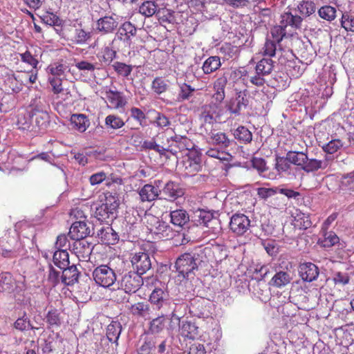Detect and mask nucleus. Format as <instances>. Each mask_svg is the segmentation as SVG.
Segmentation results:
<instances>
[{
  "mask_svg": "<svg viewBox=\"0 0 354 354\" xmlns=\"http://www.w3.org/2000/svg\"><path fill=\"white\" fill-rule=\"evenodd\" d=\"M13 328L17 330L24 332L28 329L35 330H39V327H35L32 325L30 320L27 317L26 313H24L22 317H19L13 324Z\"/></svg>",
  "mask_w": 354,
  "mask_h": 354,
  "instance_id": "4c0bfd02",
  "label": "nucleus"
},
{
  "mask_svg": "<svg viewBox=\"0 0 354 354\" xmlns=\"http://www.w3.org/2000/svg\"><path fill=\"white\" fill-rule=\"evenodd\" d=\"M167 80H165L162 77H156L152 81L151 89L156 94L160 95L167 91L168 89Z\"/></svg>",
  "mask_w": 354,
  "mask_h": 354,
  "instance_id": "3c124183",
  "label": "nucleus"
},
{
  "mask_svg": "<svg viewBox=\"0 0 354 354\" xmlns=\"http://www.w3.org/2000/svg\"><path fill=\"white\" fill-rule=\"evenodd\" d=\"M216 105H207L204 107V110L202 112L201 117L205 123L212 124L216 121V117L218 116L216 113Z\"/></svg>",
  "mask_w": 354,
  "mask_h": 354,
  "instance_id": "8fccbe9b",
  "label": "nucleus"
},
{
  "mask_svg": "<svg viewBox=\"0 0 354 354\" xmlns=\"http://www.w3.org/2000/svg\"><path fill=\"white\" fill-rule=\"evenodd\" d=\"M122 331V326L119 322H111L106 328V337L110 342L117 343Z\"/></svg>",
  "mask_w": 354,
  "mask_h": 354,
  "instance_id": "72a5a7b5",
  "label": "nucleus"
},
{
  "mask_svg": "<svg viewBox=\"0 0 354 354\" xmlns=\"http://www.w3.org/2000/svg\"><path fill=\"white\" fill-rule=\"evenodd\" d=\"M293 218V225L296 228L299 230H306L312 225L310 216L301 212L297 210Z\"/></svg>",
  "mask_w": 354,
  "mask_h": 354,
  "instance_id": "cd10ccee",
  "label": "nucleus"
},
{
  "mask_svg": "<svg viewBox=\"0 0 354 354\" xmlns=\"http://www.w3.org/2000/svg\"><path fill=\"white\" fill-rule=\"evenodd\" d=\"M131 262L136 272L141 275L147 272L151 267V263L148 253L145 252H136L131 257Z\"/></svg>",
  "mask_w": 354,
  "mask_h": 354,
  "instance_id": "9d476101",
  "label": "nucleus"
},
{
  "mask_svg": "<svg viewBox=\"0 0 354 354\" xmlns=\"http://www.w3.org/2000/svg\"><path fill=\"white\" fill-rule=\"evenodd\" d=\"M291 167L290 162L286 157L277 156L275 158L274 168L279 175L288 174Z\"/></svg>",
  "mask_w": 354,
  "mask_h": 354,
  "instance_id": "49530a36",
  "label": "nucleus"
},
{
  "mask_svg": "<svg viewBox=\"0 0 354 354\" xmlns=\"http://www.w3.org/2000/svg\"><path fill=\"white\" fill-rule=\"evenodd\" d=\"M104 125L108 130H117L125 125V122L116 114H109L104 120Z\"/></svg>",
  "mask_w": 354,
  "mask_h": 354,
  "instance_id": "473e14b6",
  "label": "nucleus"
},
{
  "mask_svg": "<svg viewBox=\"0 0 354 354\" xmlns=\"http://www.w3.org/2000/svg\"><path fill=\"white\" fill-rule=\"evenodd\" d=\"M90 233V228L84 221H76L71 226L68 236L71 239L77 241L82 239H85Z\"/></svg>",
  "mask_w": 354,
  "mask_h": 354,
  "instance_id": "dca6fc26",
  "label": "nucleus"
},
{
  "mask_svg": "<svg viewBox=\"0 0 354 354\" xmlns=\"http://www.w3.org/2000/svg\"><path fill=\"white\" fill-rule=\"evenodd\" d=\"M318 15L323 19L331 22L337 16V10L335 7L326 5L322 6L317 11Z\"/></svg>",
  "mask_w": 354,
  "mask_h": 354,
  "instance_id": "de8ad7c7",
  "label": "nucleus"
},
{
  "mask_svg": "<svg viewBox=\"0 0 354 354\" xmlns=\"http://www.w3.org/2000/svg\"><path fill=\"white\" fill-rule=\"evenodd\" d=\"M303 19L299 15H294L290 12L281 14L279 24L286 28L290 26L293 30L300 29Z\"/></svg>",
  "mask_w": 354,
  "mask_h": 354,
  "instance_id": "412c9836",
  "label": "nucleus"
},
{
  "mask_svg": "<svg viewBox=\"0 0 354 354\" xmlns=\"http://www.w3.org/2000/svg\"><path fill=\"white\" fill-rule=\"evenodd\" d=\"M37 55H32L29 50L20 54L21 59L23 62L31 66L33 68H37L39 60Z\"/></svg>",
  "mask_w": 354,
  "mask_h": 354,
  "instance_id": "0e129e2a",
  "label": "nucleus"
},
{
  "mask_svg": "<svg viewBox=\"0 0 354 354\" xmlns=\"http://www.w3.org/2000/svg\"><path fill=\"white\" fill-rule=\"evenodd\" d=\"M130 313L137 317H145L149 315L150 308L145 302H138L131 306L129 308Z\"/></svg>",
  "mask_w": 354,
  "mask_h": 354,
  "instance_id": "a18cd8bd",
  "label": "nucleus"
},
{
  "mask_svg": "<svg viewBox=\"0 0 354 354\" xmlns=\"http://www.w3.org/2000/svg\"><path fill=\"white\" fill-rule=\"evenodd\" d=\"M195 216L198 217L196 222L198 225L207 226V223L213 218V215L209 212L204 210H198L196 212Z\"/></svg>",
  "mask_w": 354,
  "mask_h": 354,
  "instance_id": "69168bd1",
  "label": "nucleus"
},
{
  "mask_svg": "<svg viewBox=\"0 0 354 354\" xmlns=\"http://www.w3.org/2000/svg\"><path fill=\"white\" fill-rule=\"evenodd\" d=\"M180 335L187 339L194 340L200 337L198 327L191 321H182L179 325Z\"/></svg>",
  "mask_w": 354,
  "mask_h": 354,
  "instance_id": "f3484780",
  "label": "nucleus"
},
{
  "mask_svg": "<svg viewBox=\"0 0 354 354\" xmlns=\"http://www.w3.org/2000/svg\"><path fill=\"white\" fill-rule=\"evenodd\" d=\"M139 199L142 203H151L157 200L160 194L158 186L151 183L145 184L138 189Z\"/></svg>",
  "mask_w": 354,
  "mask_h": 354,
  "instance_id": "ddd939ff",
  "label": "nucleus"
},
{
  "mask_svg": "<svg viewBox=\"0 0 354 354\" xmlns=\"http://www.w3.org/2000/svg\"><path fill=\"white\" fill-rule=\"evenodd\" d=\"M167 323V318L165 316H158L151 321L149 330L152 334L160 333L166 327Z\"/></svg>",
  "mask_w": 354,
  "mask_h": 354,
  "instance_id": "37998d69",
  "label": "nucleus"
},
{
  "mask_svg": "<svg viewBox=\"0 0 354 354\" xmlns=\"http://www.w3.org/2000/svg\"><path fill=\"white\" fill-rule=\"evenodd\" d=\"M1 88L8 94L17 93L23 88V82L19 76L12 73H6L3 77Z\"/></svg>",
  "mask_w": 354,
  "mask_h": 354,
  "instance_id": "9b49d317",
  "label": "nucleus"
},
{
  "mask_svg": "<svg viewBox=\"0 0 354 354\" xmlns=\"http://www.w3.org/2000/svg\"><path fill=\"white\" fill-rule=\"evenodd\" d=\"M112 67L118 75L124 77H128L133 71L132 65L127 64L121 62H114V64L112 65Z\"/></svg>",
  "mask_w": 354,
  "mask_h": 354,
  "instance_id": "864d4df0",
  "label": "nucleus"
},
{
  "mask_svg": "<svg viewBox=\"0 0 354 354\" xmlns=\"http://www.w3.org/2000/svg\"><path fill=\"white\" fill-rule=\"evenodd\" d=\"M319 274L318 267L313 263L306 262L299 266V274L304 281L312 282L316 280Z\"/></svg>",
  "mask_w": 354,
  "mask_h": 354,
  "instance_id": "2eb2a0df",
  "label": "nucleus"
},
{
  "mask_svg": "<svg viewBox=\"0 0 354 354\" xmlns=\"http://www.w3.org/2000/svg\"><path fill=\"white\" fill-rule=\"evenodd\" d=\"M64 79L58 77H49L48 82L52 86V91L54 94L58 95L62 93L64 91L62 81Z\"/></svg>",
  "mask_w": 354,
  "mask_h": 354,
  "instance_id": "338daca9",
  "label": "nucleus"
},
{
  "mask_svg": "<svg viewBox=\"0 0 354 354\" xmlns=\"http://www.w3.org/2000/svg\"><path fill=\"white\" fill-rule=\"evenodd\" d=\"M143 284L141 274L136 272H129L125 274L121 280L120 286L127 293H134L140 289Z\"/></svg>",
  "mask_w": 354,
  "mask_h": 354,
  "instance_id": "0eeeda50",
  "label": "nucleus"
},
{
  "mask_svg": "<svg viewBox=\"0 0 354 354\" xmlns=\"http://www.w3.org/2000/svg\"><path fill=\"white\" fill-rule=\"evenodd\" d=\"M157 8L158 6L154 1H147L139 7V12L145 17H149L156 13Z\"/></svg>",
  "mask_w": 354,
  "mask_h": 354,
  "instance_id": "5fc2aeb1",
  "label": "nucleus"
},
{
  "mask_svg": "<svg viewBox=\"0 0 354 354\" xmlns=\"http://www.w3.org/2000/svg\"><path fill=\"white\" fill-rule=\"evenodd\" d=\"M102 241L107 245H113L118 240V235L111 227H106L101 230L99 234Z\"/></svg>",
  "mask_w": 354,
  "mask_h": 354,
  "instance_id": "603ef678",
  "label": "nucleus"
},
{
  "mask_svg": "<svg viewBox=\"0 0 354 354\" xmlns=\"http://www.w3.org/2000/svg\"><path fill=\"white\" fill-rule=\"evenodd\" d=\"M209 140L213 145L225 149L227 148L231 144V140L226 133L221 131L211 132Z\"/></svg>",
  "mask_w": 354,
  "mask_h": 354,
  "instance_id": "c9c22d12",
  "label": "nucleus"
},
{
  "mask_svg": "<svg viewBox=\"0 0 354 354\" xmlns=\"http://www.w3.org/2000/svg\"><path fill=\"white\" fill-rule=\"evenodd\" d=\"M166 294L161 288H155L150 295L149 300L152 304H156L160 308L162 306L165 299Z\"/></svg>",
  "mask_w": 354,
  "mask_h": 354,
  "instance_id": "13d9d810",
  "label": "nucleus"
},
{
  "mask_svg": "<svg viewBox=\"0 0 354 354\" xmlns=\"http://www.w3.org/2000/svg\"><path fill=\"white\" fill-rule=\"evenodd\" d=\"M343 147V142L340 139H333L322 147L324 152L333 154Z\"/></svg>",
  "mask_w": 354,
  "mask_h": 354,
  "instance_id": "bf43d9fd",
  "label": "nucleus"
},
{
  "mask_svg": "<svg viewBox=\"0 0 354 354\" xmlns=\"http://www.w3.org/2000/svg\"><path fill=\"white\" fill-rule=\"evenodd\" d=\"M297 8L299 12L306 17H308L315 13L316 10L315 3L310 1H303L300 2Z\"/></svg>",
  "mask_w": 354,
  "mask_h": 354,
  "instance_id": "4d7b16f0",
  "label": "nucleus"
},
{
  "mask_svg": "<svg viewBox=\"0 0 354 354\" xmlns=\"http://www.w3.org/2000/svg\"><path fill=\"white\" fill-rule=\"evenodd\" d=\"M118 34L120 39L130 44L131 37H135L137 34V28L131 22L124 21L120 26Z\"/></svg>",
  "mask_w": 354,
  "mask_h": 354,
  "instance_id": "5701e85b",
  "label": "nucleus"
},
{
  "mask_svg": "<svg viewBox=\"0 0 354 354\" xmlns=\"http://www.w3.org/2000/svg\"><path fill=\"white\" fill-rule=\"evenodd\" d=\"M292 277L287 272L279 271L272 277L269 281V285L276 288H282L289 284Z\"/></svg>",
  "mask_w": 354,
  "mask_h": 354,
  "instance_id": "b1692460",
  "label": "nucleus"
},
{
  "mask_svg": "<svg viewBox=\"0 0 354 354\" xmlns=\"http://www.w3.org/2000/svg\"><path fill=\"white\" fill-rule=\"evenodd\" d=\"M251 227V221L249 217L242 213H236L230 218V230L236 236L245 235Z\"/></svg>",
  "mask_w": 354,
  "mask_h": 354,
  "instance_id": "39448f33",
  "label": "nucleus"
},
{
  "mask_svg": "<svg viewBox=\"0 0 354 354\" xmlns=\"http://www.w3.org/2000/svg\"><path fill=\"white\" fill-rule=\"evenodd\" d=\"M287 158L290 160V164H293L299 167L302 169L305 162L307 160V153L302 151H290L287 153Z\"/></svg>",
  "mask_w": 354,
  "mask_h": 354,
  "instance_id": "58836bf2",
  "label": "nucleus"
},
{
  "mask_svg": "<svg viewBox=\"0 0 354 354\" xmlns=\"http://www.w3.org/2000/svg\"><path fill=\"white\" fill-rule=\"evenodd\" d=\"M220 51L227 59L237 57L240 53L239 47L230 43L223 44L220 48Z\"/></svg>",
  "mask_w": 354,
  "mask_h": 354,
  "instance_id": "09e8293b",
  "label": "nucleus"
},
{
  "mask_svg": "<svg viewBox=\"0 0 354 354\" xmlns=\"http://www.w3.org/2000/svg\"><path fill=\"white\" fill-rule=\"evenodd\" d=\"M286 28L283 27L281 24L278 26H274L270 31L271 35L274 39V41L276 43H280L283 37L286 36L287 31Z\"/></svg>",
  "mask_w": 354,
  "mask_h": 354,
  "instance_id": "680f3d73",
  "label": "nucleus"
},
{
  "mask_svg": "<svg viewBox=\"0 0 354 354\" xmlns=\"http://www.w3.org/2000/svg\"><path fill=\"white\" fill-rule=\"evenodd\" d=\"M95 283L103 288H109L116 281L115 270L109 265L102 264L96 267L92 273Z\"/></svg>",
  "mask_w": 354,
  "mask_h": 354,
  "instance_id": "f03ea898",
  "label": "nucleus"
},
{
  "mask_svg": "<svg viewBox=\"0 0 354 354\" xmlns=\"http://www.w3.org/2000/svg\"><path fill=\"white\" fill-rule=\"evenodd\" d=\"M158 338L153 335H147L140 341V346L137 349L138 354H153L157 349L158 353L162 354L166 350V341L160 342Z\"/></svg>",
  "mask_w": 354,
  "mask_h": 354,
  "instance_id": "20e7f679",
  "label": "nucleus"
},
{
  "mask_svg": "<svg viewBox=\"0 0 354 354\" xmlns=\"http://www.w3.org/2000/svg\"><path fill=\"white\" fill-rule=\"evenodd\" d=\"M30 116L32 117L33 128L32 132L37 133L46 129L50 123V117L48 112L44 109L41 104H32L30 106Z\"/></svg>",
  "mask_w": 354,
  "mask_h": 354,
  "instance_id": "7ed1b4c3",
  "label": "nucleus"
},
{
  "mask_svg": "<svg viewBox=\"0 0 354 354\" xmlns=\"http://www.w3.org/2000/svg\"><path fill=\"white\" fill-rule=\"evenodd\" d=\"M118 26V22L112 16L100 17L96 21V30L103 34L113 32Z\"/></svg>",
  "mask_w": 354,
  "mask_h": 354,
  "instance_id": "a211bd4d",
  "label": "nucleus"
},
{
  "mask_svg": "<svg viewBox=\"0 0 354 354\" xmlns=\"http://www.w3.org/2000/svg\"><path fill=\"white\" fill-rule=\"evenodd\" d=\"M106 97L111 108L114 109L123 108L127 103L123 93L118 91H113L111 89L106 91Z\"/></svg>",
  "mask_w": 354,
  "mask_h": 354,
  "instance_id": "aec40b11",
  "label": "nucleus"
},
{
  "mask_svg": "<svg viewBox=\"0 0 354 354\" xmlns=\"http://www.w3.org/2000/svg\"><path fill=\"white\" fill-rule=\"evenodd\" d=\"M194 255L191 253H185L179 257L176 261V268L179 276L185 278L189 273L197 269L198 266Z\"/></svg>",
  "mask_w": 354,
  "mask_h": 354,
  "instance_id": "423d86ee",
  "label": "nucleus"
},
{
  "mask_svg": "<svg viewBox=\"0 0 354 354\" xmlns=\"http://www.w3.org/2000/svg\"><path fill=\"white\" fill-rule=\"evenodd\" d=\"M95 215L98 221L107 223L113 221L117 216L114 212H110L109 207L102 204L96 207Z\"/></svg>",
  "mask_w": 354,
  "mask_h": 354,
  "instance_id": "c85d7f7f",
  "label": "nucleus"
},
{
  "mask_svg": "<svg viewBox=\"0 0 354 354\" xmlns=\"http://www.w3.org/2000/svg\"><path fill=\"white\" fill-rule=\"evenodd\" d=\"M17 126L19 129L32 131L33 128L30 110L26 113H19L17 116Z\"/></svg>",
  "mask_w": 354,
  "mask_h": 354,
  "instance_id": "a19ab883",
  "label": "nucleus"
},
{
  "mask_svg": "<svg viewBox=\"0 0 354 354\" xmlns=\"http://www.w3.org/2000/svg\"><path fill=\"white\" fill-rule=\"evenodd\" d=\"M221 66L218 56H210L203 63L202 69L205 74L209 75L217 71Z\"/></svg>",
  "mask_w": 354,
  "mask_h": 354,
  "instance_id": "7c9ffc66",
  "label": "nucleus"
},
{
  "mask_svg": "<svg viewBox=\"0 0 354 354\" xmlns=\"http://www.w3.org/2000/svg\"><path fill=\"white\" fill-rule=\"evenodd\" d=\"M269 273V269L266 266H257L256 268H254V270L252 272V275L250 277L256 280L257 281H260L263 280Z\"/></svg>",
  "mask_w": 354,
  "mask_h": 354,
  "instance_id": "052dcab7",
  "label": "nucleus"
},
{
  "mask_svg": "<svg viewBox=\"0 0 354 354\" xmlns=\"http://www.w3.org/2000/svg\"><path fill=\"white\" fill-rule=\"evenodd\" d=\"M116 54V51L109 44L102 48L97 53V56L100 61L104 63H111L115 58Z\"/></svg>",
  "mask_w": 354,
  "mask_h": 354,
  "instance_id": "79ce46f5",
  "label": "nucleus"
},
{
  "mask_svg": "<svg viewBox=\"0 0 354 354\" xmlns=\"http://www.w3.org/2000/svg\"><path fill=\"white\" fill-rule=\"evenodd\" d=\"M93 245L86 239L75 241L73 244V252L80 261H87L92 253Z\"/></svg>",
  "mask_w": 354,
  "mask_h": 354,
  "instance_id": "f8f14e48",
  "label": "nucleus"
},
{
  "mask_svg": "<svg viewBox=\"0 0 354 354\" xmlns=\"http://www.w3.org/2000/svg\"><path fill=\"white\" fill-rule=\"evenodd\" d=\"M63 269L62 281L66 286H72L78 281L80 272L75 266H67Z\"/></svg>",
  "mask_w": 354,
  "mask_h": 354,
  "instance_id": "4be33fe9",
  "label": "nucleus"
},
{
  "mask_svg": "<svg viewBox=\"0 0 354 354\" xmlns=\"http://www.w3.org/2000/svg\"><path fill=\"white\" fill-rule=\"evenodd\" d=\"M248 100L245 93L239 91L236 93L235 98L231 99L226 104V109L230 113L239 115L243 108H246Z\"/></svg>",
  "mask_w": 354,
  "mask_h": 354,
  "instance_id": "4468645a",
  "label": "nucleus"
},
{
  "mask_svg": "<svg viewBox=\"0 0 354 354\" xmlns=\"http://www.w3.org/2000/svg\"><path fill=\"white\" fill-rule=\"evenodd\" d=\"M147 219V227L150 233L155 234L158 239L168 240L175 235L172 227L166 222L160 220L153 215H148Z\"/></svg>",
  "mask_w": 354,
  "mask_h": 354,
  "instance_id": "f257e3e1",
  "label": "nucleus"
},
{
  "mask_svg": "<svg viewBox=\"0 0 354 354\" xmlns=\"http://www.w3.org/2000/svg\"><path fill=\"white\" fill-rule=\"evenodd\" d=\"M102 204L109 207L110 212H114L117 214V211L120 205L118 196L115 194L107 192L104 193V198L101 201Z\"/></svg>",
  "mask_w": 354,
  "mask_h": 354,
  "instance_id": "2f4dec72",
  "label": "nucleus"
},
{
  "mask_svg": "<svg viewBox=\"0 0 354 354\" xmlns=\"http://www.w3.org/2000/svg\"><path fill=\"white\" fill-rule=\"evenodd\" d=\"M48 71L52 75L51 77L65 79L66 73L70 71V68L68 65L57 62L49 65Z\"/></svg>",
  "mask_w": 354,
  "mask_h": 354,
  "instance_id": "bb28decb",
  "label": "nucleus"
},
{
  "mask_svg": "<svg viewBox=\"0 0 354 354\" xmlns=\"http://www.w3.org/2000/svg\"><path fill=\"white\" fill-rule=\"evenodd\" d=\"M328 163L326 161L317 160L315 158L309 159L307 156V160L305 162L302 169L306 173H311L318 171L319 169H324L327 167Z\"/></svg>",
  "mask_w": 354,
  "mask_h": 354,
  "instance_id": "c756f323",
  "label": "nucleus"
},
{
  "mask_svg": "<svg viewBox=\"0 0 354 354\" xmlns=\"http://www.w3.org/2000/svg\"><path fill=\"white\" fill-rule=\"evenodd\" d=\"M341 26L347 32H354V15L346 12L341 18Z\"/></svg>",
  "mask_w": 354,
  "mask_h": 354,
  "instance_id": "6e6d98bb",
  "label": "nucleus"
},
{
  "mask_svg": "<svg viewBox=\"0 0 354 354\" xmlns=\"http://www.w3.org/2000/svg\"><path fill=\"white\" fill-rule=\"evenodd\" d=\"M188 354H212V351H207L202 344L194 343L190 346Z\"/></svg>",
  "mask_w": 354,
  "mask_h": 354,
  "instance_id": "774afa93",
  "label": "nucleus"
},
{
  "mask_svg": "<svg viewBox=\"0 0 354 354\" xmlns=\"http://www.w3.org/2000/svg\"><path fill=\"white\" fill-rule=\"evenodd\" d=\"M274 68V62L270 58H263L257 62L255 70L258 74L262 76L271 73Z\"/></svg>",
  "mask_w": 354,
  "mask_h": 354,
  "instance_id": "e433bc0d",
  "label": "nucleus"
},
{
  "mask_svg": "<svg viewBox=\"0 0 354 354\" xmlns=\"http://www.w3.org/2000/svg\"><path fill=\"white\" fill-rule=\"evenodd\" d=\"M169 142V153L176 156L178 153L190 151L194 147V144L187 136L175 135L171 136Z\"/></svg>",
  "mask_w": 354,
  "mask_h": 354,
  "instance_id": "1a4fd4ad",
  "label": "nucleus"
},
{
  "mask_svg": "<svg viewBox=\"0 0 354 354\" xmlns=\"http://www.w3.org/2000/svg\"><path fill=\"white\" fill-rule=\"evenodd\" d=\"M170 221L176 226L183 227L189 221V216L186 210L183 209H176L170 212Z\"/></svg>",
  "mask_w": 354,
  "mask_h": 354,
  "instance_id": "393cba45",
  "label": "nucleus"
},
{
  "mask_svg": "<svg viewBox=\"0 0 354 354\" xmlns=\"http://www.w3.org/2000/svg\"><path fill=\"white\" fill-rule=\"evenodd\" d=\"M53 261L54 264L60 269L69 265V254L66 249L58 250L54 252Z\"/></svg>",
  "mask_w": 354,
  "mask_h": 354,
  "instance_id": "f704fd0d",
  "label": "nucleus"
},
{
  "mask_svg": "<svg viewBox=\"0 0 354 354\" xmlns=\"http://www.w3.org/2000/svg\"><path fill=\"white\" fill-rule=\"evenodd\" d=\"M162 190L169 201H175L185 194V190L180 184L171 180L165 184Z\"/></svg>",
  "mask_w": 354,
  "mask_h": 354,
  "instance_id": "6ab92c4d",
  "label": "nucleus"
},
{
  "mask_svg": "<svg viewBox=\"0 0 354 354\" xmlns=\"http://www.w3.org/2000/svg\"><path fill=\"white\" fill-rule=\"evenodd\" d=\"M92 37L91 31H86L82 28H76L74 32L73 41L77 45H83L91 40Z\"/></svg>",
  "mask_w": 354,
  "mask_h": 354,
  "instance_id": "c03bdc74",
  "label": "nucleus"
},
{
  "mask_svg": "<svg viewBox=\"0 0 354 354\" xmlns=\"http://www.w3.org/2000/svg\"><path fill=\"white\" fill-rule=\"evenodd\" d=\"M233 135L237 140L244 144L250 143L252 140L251 131L244 126L238 127Z\"/></svg>",
  "mask_w": 354,
  "mask_h": 354,
  "instance_id": "ea45409f",
  "label": "nucleus"
},
{
  "mask_svg": "<svg viewBox=\"0 0 354 354\" xmlns=\"http://www.w3.org/2000/svg\"><path fill=\"white\" fill-rule=\"evenodd\" d=\"M183 167L185 177L195 176L202 168L201 157L196 152L189 151L183 161Z\"/></svg>",
  "mask_w": 354,
  "mask_h": 354,
  "instance_id": "6e6552de",
  "label": "nucleus"
},
{
  "mask_svg": "<svg viewBox=\"0 0 354 354\" xmlns=\"http://www.w3.org/2000/svg\"><path fill=\"white\" fill-rule=\"evenodd\" d=\"M71 121L73 127L81 133L84 132L90 125V120L84 114H73Z\"/></svg>",
  "mask_w": 354,
  "mask_h": 354,
  "instance_id": "a878e982",
  "label": "nucleus"
},
{
  "mask_svg": "<svg viewBox=\"0 0 354 354\" xmlns=\"http://www.w3.org/2000/svg\"><path fill=\"white\" fill-rule=\"evenodd\" d=\"M194 88L190 85L185 83L183 84L180 87V91L178 95V101L183 102L188 100L192 95Z\"/></svg>",
  "mask_w": 354,
  "mask_h": 354,
  "instance_id": "e2e57ef3",
  "label": "nucleus"
}]
</instances>
